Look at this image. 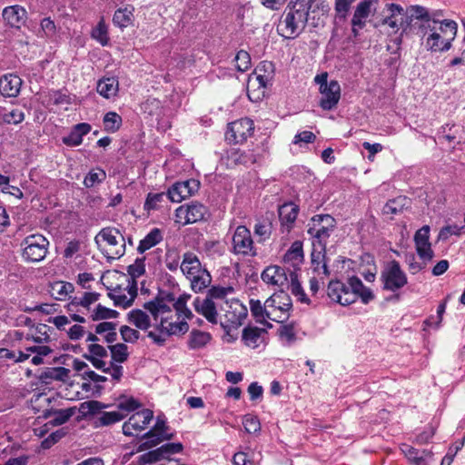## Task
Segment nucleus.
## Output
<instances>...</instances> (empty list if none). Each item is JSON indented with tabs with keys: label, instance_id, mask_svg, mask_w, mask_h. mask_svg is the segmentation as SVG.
Instances as JSON below:
<instances>
[{
	"label": "nucleus",
	"instance_id": "obj_34",
	"mask_svg": "<svg viewBox=\"0 0 465 465\" xmlns=\"http://www.w3.org/2000/svg\"><path fill=\"white\" fill-rule=\"evenodd\" d=\"M401 451L404 456L415 465H424L425 457L430 454L425 450H420L407 444L401 447Z\"/></svg>",
	"mask_w": 465,
	"mask_h": 465
},
{
	"label": "nucleus",
	"instance_id": "obj_54",
	"mask_svg": "<svg viewBox=\"0 0 465 465\" xmlns=\"http://www.w3.org/2000/svg\"><path fill=\"white\" fill-rule=\"evenodd\" d=\"M121 124L122 118L118 114L114 112L105 114L104 117V124L106 131L114 133L120 128Z\"/></svg>",
	"mask_w": 465,
	"mask_h": 465
},
{
	"label": "nucleus",
	"instance_id": "obj_11",
	"mask_svg": "<svg viewBox=\"0 0 465 465\" xmlns=\"http://www.w3.org/2000/svg\"><path fill=\"white\" fill-rule=\"evenodd\" d=\"M232 242V252L234 254L244 257H254L257 255L251 232L246 226L239 225L235 229Z\"/></svg>",
	"mask_w": 465,
	"mask_h": 465
},
{
	"label": "nucleus",
	"instance_id": "obj_28",
	"mask_svg": "<svg viewBox=\"0 0 465 465\" xmlns=\"http://www.w3.org/2000/svg\"><path fill=\"white\" fill-rule=\"evenodd\" d=\"M298 212V206L292 203H287L279 207V218L281 223L282 226H285L288 231L294 223Z\"/></svg>",
	"mask_w": 465,
	"mask_h": 465
},
{
	"label": "nucleus",
	"instance_id": "obj_5",
	"mask_svg": "<svg viewBox=\"0 0 465 465\" xmlns=\"http://www.w3.org/2000/svg\"><path fill=\"white\" fill-rule=\"evenodd\" d=\"M143 308L152 314L156 322V330L166 336L184 334L188 331L189 325L185 320L173 313L171 307L163 300L154 299L145 302Z\"/></svg>",
	"mask_w": 465,
	"mask_h": 465
},
{
	"label": "nucleus",
	"instance_id": "obj_39",
	"mask_svg": "<svg viewBox=\"0 0 465 465\" xmlns=\"http://www.w3.org/2000/svg\"><path fill=\"white\" fill-rule=\"evenodd\" d=\"M229 160L235 164L248 165L255 162L254 155L250 151L232 149L229 153Z\"/></svg>",
	"mask_w": 465,
	"mask_h": 465
},
{
	"label": "nucleus",
	"instance_id": "obj_32",
	"mask_svg": "<svg viewBox=\"0 0 465 465\" xmlns=\"http://www.w3.org/2000/svg\"><path fill=\"white\" fill-rule=\"evenodd\" d=\"M285 262L291 263L292 266L300 264L303 261L302 243L295 241L283 256Z\"/></svg>",
	"mask_w": 465,
	"mask_h": 465
},
{
	"label": "nucleus",
	"instance_id": "obj_62",
	"mask_svg": "<svg viewBox=\"0 0 465 465\" xmlns=\"http://www.w3.org/2000/svg\"><path fill=\"white\" fill-rule=\"evenodd\" d=\"M464 226H459L457 224L446 225L441 228L439 233V239L447 240L451 235H460Z\"/></svg>",
	"mask_w": 465,
	"mask_h": 465
},
{
	"label": "nucleus",
	"instance_id": "obj_15",
	"mask_svg": "<svg viewBox=\"0 0 465 465\" xmlns=\"http://www.w3.org/2000/svg\"><path fill=\"white\" fill-rule=\"evenodd\" d=\"M262 280L269 285L273 286L277 292L289 289L290 278L284 268L278 265L268 266L262 272Z\"/></svg>",
	"mask_w": 465,
	"mask_h": 465
},
{
	"label": "nucleus",
	"instance_id": "obj_52",
	"mask_svg": "<svg viewBox=\"0 0 465 465\" xmlns=\"http://www.w3.org/2000/svg\"><path fill=\"white\" fill-rule=\"evenodd\" d=\"M234 289L231 286H213L209 289L206 297H210L213 301L218 302L223 300L228 295L233 293Z\"/></svg>",
	"mask_w": 465,
	"mask_h": 465
},
{
	"label": "nucleus",
	"instance_id": "obj_43",
	"mask_svg": "<svg viewBox=\"0 0 465 465\" xmlns=\"http://www.w3.org/2000/svg\"><path fill=\"white\" fill-rule=\"evenodd\" d=\"M408 203V198L405 196H399L390 200L383 207L384 214H397L401 213L404 206Z\"/></svg>",
	"mask_w": 465,
	"mask_h": 465
},
{
	"label": "nucleus",
	"instance_id": "obj_59",
	"mask_svg": "<svg viewBox=\"0 0 465 465\" xmlns=\"http://www.w3.org/2000/svg\"><path fill=\"white\" fill-rule=\"evenodd\" d=\"M74 413L73 409L59 410L54 412V417L50 423L58 426L65 423Z\"/></svg>",
	"mask_w": 465,
	"mask_h": 465
},
{
	"label": "nucleus",
	"instance_id": "obj_9",
	"mask_svg": "<svg viewBox=\"0 0 465 465\" xmlns=\"http://www.w3.org/2000/svg\"><path fill=\"white\" fill-rule=\"evenodd\" d=\"M292 302L290 295L285 292H275L267 299L268 320L283 322L290 316Z\"/></svg>",
	"mask_w": 465,
	"mask_h": 465
},
{
	"label": "nucleus",
	"instance_id": "obj_8",
	"mask_svg": "<svg viewBox=\"0 0 465 465\" xmlns=\"http://www.w3.org/2000/svg\"><path fill=\"white\" fill-rule=\"evenodd\" d=\"M22 258L27 262H39L47 253L49 242L42 234L35 233L26 236L21 242Z\"/></svg>",
	"mask_w": 465,
	"mask_h": 465
},
{
	"label": "nucleus",
	"instance_id": "obj_36",
	"mask_svg": "<svg viewBox=\"0 0 465 465\" xmlns=\"http://www.w3.org/2000/svg\"><path fill=\"white\" fill-rule=\"evenodd\" d=\"M133 8L124 7L119 8L114 12L113 22L114 25L124 28L127 27L133 21Z\"/></svg>",
	"mask_w": 465,
	"mask_h": 465
},
{
	"label": "nucleus",
	"instance_id": "obj_60",
	"mask_svg": "<svg viewBox=\"0 0 465 465\" xmlns=\"http://www.w3.org/2000/svg\"><path fill=\"white\" fill-rule=\"evenodd\" d=\"M416 252L420 258L423 260L425 262L432 260L434 256V252L431 249L430 242L429 243H418L415 244Z\"/></svg>",
	"mask_w": 465,
	"mask_h": 465
},
{
	"label": "nucleus",
	"instance_id": "obj_57",
	"mask_svg": "<svg viewBox=\"0 0 465 465\" xmlns=\"http://www.w3.org/2000/svg\"><path fill=\"white\" fill-rule=\"evenodd\" d=\"M235 62L237 70L245 72L250 68L251 56L246 51L240 50L235 56Z\"/></svg>",
	"mask_w": 465,
	"mask_h": 465
},
{
	"label": "nucleus",
	"instance_id": "obj_35",
	"mask_svg": "<svg viewBox=\"0 0 465 465\" xmlns=\"http://www.w3.org/2000/svg\"><path fill=\"white\" fill-rule=\"evenodd\" d=\"M129 322L140 330H147L151 326L149 316L142 310H132L128 313Z\"/></svg>",
	"mask_w": 465,
	"mask_h": 465
},
{
	"label": "nucleus",
	"instance_id": "obj_47",
	"mask_svg": "<svg viewBox=\"0 0 465 465\" xmlns=\"http://www.w3.org/2000/svg\"><path fill=\"white\" fill-rule=\"evenodd\" d=\"M272 79V75L268 74H262L255 69L253 75L250 76L248 86H256L258 88L265 89Z\"/></svg>",
	"mask_w": 465,
	"mask_h": 465
},
{
	"label": "nucleus",
	"instance_id": "obj_42",
	"mask_svg": "<svg viewBox=\"0 0 465 465\" xmlns=\"http://www.w3.org/2000/svg\"><path fill=\"white\" fill-rule=\"evenodd\" d=\"M108 349L111 351L112 361L114 364L120 365L124 362L129 356L128 347L124 343H116L114 345H109Z\"/></svg>",
	"mask_w": 465,
	"mask_h": 465
},
{
	"label": "nucleus",
	"instance_id": "obj_26",
	"mask_svg": "<svg viewBox=\"0 0 465 465\" xmlns=\"http://www.w3.org/2000/svg\"><path fill=\"white\" fill-rule=\"evenodd\" d=\"M91 131V125L86 123L75 124L67 136L63 137V143L67 146H77L83 142V136Z\"/></svg>",
	"mask_w": 465,
	"mask_h": 465
},
{
	"label": "nucleus",
	"instance_id": "obj_14",
	"mask_svg": "<svg viewBox=\"0 0 465 465\" xmlns=\"http://www.w3.org/2000/svg\"><path fill=\"white\" fill-rule=\"evenodd\" d=\"M254 130L252 120L249 118H241L228 125L225 138L229 143H242L250 137Z\"/></svg>",
	"mask_w": 465,
	"mask_h": 465
},
{
	"label": "nucleus",
	"instance_id": "obj_1",
	"mask_svg": "<svg viewBox=\"0 0 465 465\" xmlns=\"http://www.w3.org/2000/svg\"><path fill=\"white\" fill-rule=\"evenodd\" d=\"M458 25L453 20L430 17L418 25L417 35L423 40L425 48L432 53L446 52L451 48Z\"/></svg>",
	"mask_w": 465,
	"mask_h": 465
},
{
	"label": "nucleus",
	"instance_id": "obj_24",
	"mask_svg": "<svg viewBox=\"0 0 465 465\" xmlns=\"http://www.w3.org/2000/svg\"><path fill=\"white\" fill-rule=\"evenodd\" d=\"M266 334L267 331L264 329L249 326L243 329L242 338L245 345L255 349L264 342Z\"/></svg>",
	"mask_w": 465,
	"mask_h": 465
},
{
	"label": "nucleus",
	"instance_id": "obj_13",
	"mask_svg": "<svg viewBox=\"0 0 465 465\" xmlns=\"http://www.w3.org/2000/svg\"><path fill=\"white\" fill-rule=\"evenodd\" d=\"M166 421L161 417H157L154 426L143 434V438L147 440L139 446V450H145L160 444L163 440H169L173 438V433H168Z\"/></svg>",
	"mask_w": 465,
	"mask_h": 465
},
{
	"label": "nucleus",
	"instance_id": "obj_51",
	"mask_svg": "<svg viewBox=\"0 0 465 465\" xmlns=\"http://www.w3.org/2000/svg\"><path fill=\"white\" fill-rule=\"evenodd\" d=\"M105 406L97 401H84L79 406V411L83 416L94 415L101 412V410Z\"/></svg>",
	"mask_w": 465,
	"mask_h": 465
},
{
	"label": "nucleus",
	"instance_id": "obj_56",
	"mask_svg": "<svg viewBox=\"0 0 465 465\" xmlns=\"http://www.w3.org/2000/svg\"><path fill=\"white\" fill-rule=\"evenodd\" d=\"M100 293L95 292H84L82 296L78 297L79 306L84 311L89 312L90 306L96 302L100 298Z\"/></svg>",
	"mask_w": 465,
	"mask_h": 465
},
{
	"label": "nucleus",
	"instance_id": "obj_58",
	"mask_svg": "<svg viewBox=\"0 0 465 465\" xmlns=\"http://www.w3.org/2000/svg\"><path fill=\"white\" fill-rule=\"evenodd\" d=\"M162 459H163V454L160 450V448H157L141 455L139 457L138 463L139 465H145L148 463L156 462Z\"/></svg>",
	"mask_w": 465,
	"mask_h": 465
},
{
	"label": "nucleus",
	"instance_id": "obj_12",
	"mask_svg": "<svg viewBox=\"0 0 465 465\" xmlns=\"http://www.w3.org/2000/svg\"><path fill=\"white\" fill-rule=\"evenodd\" d=\"M207 214V208L198 203L183 204L175 210V222L183 225L203 221Z\"/></svg>",
	"mask_w": 465,
	"mask_h": 465
},
{
	"label": "nucleus",
	"instance_id": "obj_10",
	"mask_svg": "<svg viewBox=\"0 0 465 465\" xmlns=\"http://www.w3.org/2000/svg\"><path fill=\"white\" fill-rule=\"evenodd\" d=\"M381 279L383 288L391 292H397L404 287L407 282V275L401 270L400 263L393 260L388 262L381 272Z\"/></svg>",
	"mask_w": 465,
	"mask_h": 465
},
{
	"label": "nucleus",
	"instance_id": "obj_29",
	"mask_svg": "<svg viewBox=\"0 0 465 465\" xmlns=\"http://www.w3.org/2000/svg\"><path fill=\"white\" fill-rule=\"evenodd\" d=\"M409 15H406L405 17V23L407 25L411 23L412 18H416L419 20V22H416L414 24V26L418 28V25L420 22H424L425 20L430 18V17H439L440 16V14L438 12H434L432 14H430L428 10L422 6L420 5H412L409 9Z\"/></svg>",
	"mask_w": 465,
	"mask_h": 465
},
{
	"label": "nucleus",
	"instance_id": "obj_25",
	"mask_svg": "<svg viewBox=\"0 0 465 465\" xmlns=\"http://www.w3.org/2000/svg\"><path fill=\"white\" fill-rule=\"evenodd\" d=\"M326 251L313 250L312 252V266L316 276L323 282L324 278L330 275V271L327 266Z\"/></svg>",
	"mask_w": 465,
	"mask_h": 465
},
{
	"label": "nucleus",
	"instance_id": "obj_17",
	"mask_svg": "<svg viewBox=\"0 0 465 465\" xmlns=\"http://www.w3.org/2000/svg\"><path fill=\"white\" fill-rule=\"evenodd\" d=\"M153 417V411L143 409L134 413L123 425L125 435H133L134 431H141L146 428Z\"/></svg>",
	"mask_w": 465,
	"mask_h": 465
},
{
	"label": "nucleus",
	"instance_id": "obj_46",
	"mask_svg": "<svg viewBox=\"0 0 465 465\" xmlns=\"http://www.w3.org/2000/svg\"><path fill=\"white\" fill-rule=\"evenodd\" d=\"M168 197L173 203H180L183 200L186 199L188 196L186 188L183 182L175 183L169 190H168Z\"/></svg>",
	"mask_w": 465,
	"mask_h": 465
},
{
	"label": "nucleus",
	"instance_id": "obj_6",
	"mask_svg": "<svg viewBox=\"0 0 465 465\" xmlns=\"http://www.w3.org/2000/svg\"><path fill=\"white\" fill-rule=\"evenodd\" d=\"M336 227L335 219L330 214L314 215L308 223L307 233L312 239L313 250L326 251L329 238Z\"/></svg>",
	"mask_w": 465,
	"mask_h": 465
},
{
	"label": "nucleus",
	"instance_id": "obj_2",
	"mask_svg": "<svg viewBox=\"0 0 465 465\" xmlns=\"http://www.w3.org/2000/svg\"><path fill=\"white\" fill-rule=\"evenodd\" d=\"M195 312L203 315L210 323H218V309L225 312L227 321L232 325H241L247 315V309L239 300L225 302L226 308H223L218 302L213 301L210 297H197L193 302Z\"/></svg>",
	"mask_w": 465,
	"mask_h": 465
},
{
	"label": "nucleus",
	"instance_id": "obj_44",
	"mask_svg": "<svg viewBox=\"0 0 465 465\" xmlns=\"http://www.w3.org/2000/svg\"><path fill=\"white\" fill-rule=\"evenodd\" d=\"M106 179V173L103 169L96 168L91 170L84 180V184L87 188H92L95 184L102 183Z\"/></svg>",
	"mask_w": 465,
	"mask_h": 465
},
{
	"label": "nucleus",
	"instance_id": "obj_53",
	"mask_svg": "<svg viewBox=\"0 0 465 465\" xmlns=\"http://www.w3.org/2000/svg\"><path fill=\"white\" fill-rule=\"evenodd\" d=\"M56 35V25L50 17H45L41 20L40 30L38 33L39 37L52 38Z\"/></svg>",
	"mask_w": 465,
	"mask_h": 465
},
{
	"label": "nucleus",
	"instance_id": "obj_33",
	"mask_svg": "<svg viewBox=\"0 0 465 465\" xmlns=\"http://www.w3.org/2000/svg\"><path fill=\"white\" fill-rule=\"evenodd\" d=\"M211 334L199 330H193L188 340V347L191 350L203 348L210 341Z\"/></svg>",
	"mask_w": 465,
	"mask_h": 465
},
{
	"label": "nucleus",
	"instance_id": "obj_4",
	"mask_svg": "<svg viewBox=\"0 0 465 465\" xmlns=\"http://www.w3.org/2000/svg\"><path fill=\"white\" fill-rule=\"evenodd\" d=\"M313 0H292L277 26L280 35L294 39L304 30Z\"/></svg>",
	"mask_w": 465,
	"mask_h": 465
},
{
	"label": "nucleus",
	"instance_id": "obj_3",
	"mask_svg": "<svg viewBox=\"0 0 465 465\" xmlns=\"http://www.w3.org/2000/svg\"><path fill=\"white\" fill-rule=\"evenodd\" d=\"M327 295L342 306L350 305L361 298L362 303H369L373 298L371 291L367 288L360 278L352 276L347 282L339 280L331 281L327 288Z\"/></svg>",
	"mask_w": 465,
	"mask_h": 465
},
{
	"label": "nucleus",
	"instance_id": "obj_49",
	"mask_svg": "<svg viewBox=\"0 0 465 465\" xmlns=\"http://www.w3.org/2000/svg\"><path fill=\"white\" fill-rule=\"evenodd\" d=\"M74 290V285L67 282H56L52 285L53 293L56 295L57 300H64Z\"/></svg>",
	"mask_w": 465,
	"mask_h": 465
},
{
	"label": "nucleus",
	"instance_id": "obj_45",
	"mask_svg": "<svg viewBox=\"0 0 465 465\" xmlns=\"http://www.w3.org/2000/svg\"><path fill=\"white\" fill-rule=\"evenodd\" d=\"M91 35L103 46L107 45L109 42L108 30L104 19H101L96 26L92 30Z\"/></svg>",
	"mask_w": 465,
	"mask_h": 465
},
{
	"label": "nucleus",
	"instance_id": "obj_37",
	"mask_svg": "<svg viewBox=\"0 0 465 465\" xmlns=\"http://www.w3.org/2000/svg\"><path fill=\"white\" fill-rule=\"evenodd\" d=\"M189 281L191 282V287L193 291H194L195 292H199L209 286V284L212 282V277L209 272L206 269H204L200 273H197L196 275L189 279Z\"/></svg>",
	"mask_w": 465,
	"mask_h": 465
},
{
	"label": "nucleus",
	"instance_id": "obj_63",
	"mask_svg": "<svg viewBox=\"0 0 465 465\" xmlns=\"http://www.w3.org/2000/svg\"><path fill=\"white\" fill-rule=\"evenodd\" d=\"M242 424L244 430L248 433H255L261 430V424L259 420L252 415H245L243 417Z\"/></svg>",
	"mask_w": 465,
	"mask_h": 465
},
{
	"label": "nucleus",
	"instance_id": "obj_22",
	"mask_svg": "<svg viewBox=\"0 0 465 465\" xmlns=\"http://www.w3.org/2000/svg\"><path fill=\"white\" fill-rule=\"evenodd\" d=\"M180 270L183 273V275H185V277L189 280L193 276L203 272L204 268L202 267L201 262L196 254H194L192 252H186L183 255V261L181 262Z\"/></svg>",
	"mask_w": 465,
	"mask_h": 465
},
{
	"label": "nucleus",
	"instance_id": "obj_21",
	"mask_svg": "<svg viewBox=\"0 0 465 465\" xmlns=\"http://www.w3.org/2000/svg\"><path fill=\"white\" fill-rule=\"evenodd\" d=\"M22 79L16 74H5L0 78V93L5 97H15L19 94Z\"/></svg>",
	"mask_w": 465,
	"mask_h": 465
},
{
	"label": "nucleus",
	"instance_id": "obj_50",
	"mask_svg": "<svg viewBox=\"0 0 465 465\" xmlns=\"http://www.w3.org/2000/svg\"><path fill=\"white\" fill-rule=\"evenodd\" d=\"M180 259V253L176 249L167 250L164 257L166 268L171 272H176L181 266Z\"/></svg>",
	"mask_w": 465,
	"mask_h": 465
},
{
	"label": "nucleus",
	"instance_id": "obj_55",
	"mask_svg": "<svg viewBox=\"0 0 465 465\" xmlns=\"http://www.w3.org/2000/svg\"><path fill=\"white\" fill-rule=\"evenodd\" d=\"M124 418V415L118 411L101 412L98 421L102 426L114 424Z\"/></svg>",
	"mask_w": 465,
	"mask_h": 465
},
{
	"label": "nucleus",
	"instance_id": "obj_31",
	"mask_svg": "<svg viewBox=\"0 0 465 465\" xmlns=\"http://www.w3.org/2000/svg\"><path fill=\"white\" fill-rule=\"evenodd\" d=\"M250 309L257 322L265 324L267 327L272 328V325L267 322V300L263 304H262L259 300H251Z\"/></svg>",
	"mask_w": 465,
	"mask_h": 465
},
{
	"label": "nucleus",
	"instance_id": "obj_18",
	"mask_svg": "<svg viewBox=\"0 0 465 465\" xmlns=\"http://www.w3.org/2000/svg\"><path fill=\"white\" fill-rule=\"evenodd\" d=\"M320 106L323 110H331L338 104L341 98V86L336 80L329 82L328 85L320 90Z\"/></svg>",
	"mask_w": 465,
	"mask_h": 465
},
{
	"label": "nucleus",
	"instance_id": "obj_40",
	"mask_svg": "<svg viewBox=\"0 0 465 465\" xmlns=\"http://www.w3.org/2000/svg\"><path fill=\"white\" fill-rule=\"evenodd\" d=\"M253 231L254 234L259 237L258 242H263L270 238L272 232V224L269 219L258 220Z\"/></svg>",
	"mask_w": 465,
	"mask_h": 465
},
{
	"label": "nucleus",
	"instance_id": "obj_19",
	"mask_svg": "<svg viewBox=\"0 0 465 465\" xmlns=\"http://www.w3.org/2000/svg\"><path fill=\"white\" fill-rule=\"evenodd\" d=\"M2 16L7 25L20 29L27 20V11L19 5H9L4 8Z\"/></svg>",
	"mask_w": 465,
	"mask_h": 465
},
{
	"label": "nucleus",
	"instance_id": "obj_27",
	"mask_svg": "<svg viewBox=\"0 0 465 465\" xmlns=\"http://www.w3.org/2000/svg\"><path fill=\"white\" fill-rule=\"evenodd\" d=\"M97 93L104 98L114 97L119 90V82L116 77H104L97 82Z\"/></svg>",
	"mask_w": 465,
	"mask_h": 465
},
{
	"label": "nucleus",
	"instance_id": "obj_16",
	"mask_svg": "<svg viewBox=\"0 0 465 465\" xmlns=\"http://www.w3.org/2000/svg\"><path fill=\"white\" fill-rule=\"evenodd\" d=\"M136 295L137 282L128 283L125 288L116 286L108 293V296L114 301V304L123 308L131 306Z\"/></svg>",
	"mask_w": 465,
	"mask_h": 465
},
{
	"label": "nucleus",
	"instance_id": "obj_64",
	"mask_svg": "<svg viewBox=\"0 0 465 465\" xmlns=\"http://www.w3.org/2000/svg\"><path fill=\"white\" fill-rule=\"evenodd\" d=\"M66 434V431L64 428L57 430L56 431L52 432L47 438H45L42 443L41 446L43 449H49L51 448L54 443L59 441L63 437H64Z\"/></svg>",
	"mask_w": 465,
	"mask_h": 465
},
{
	"label": "nucleus",
	"instance_id": "obj_20",
	"mask_svg": "<svg viewBox=\"0 0 465 465\" xmlns=\"http://www.w3.org/2000/svg\"><path fill=\"white\" fill-rule=\"evenodd\" d=\"M371 5L372 0H363L358 4L351 19L352 33L355 36L358 35V31L364 27L366 19L371 14Z\"/></svg>",
	"mask_w": 465,
	"mask_h": 465
},
{
	"label": "nucleus",
	"instance_id": "obj_48",
	"mask_svg": "<svg viewBox=\"0 0 465 465\" xmlns=\"http://www.w3.org/2000/svg\"><path fill=\"white\" fill-rule=\"evenodd\" d=\"M127 272L130 276L128 283L136 282V279L145 272L144 258H137L133 264L128 266Z\"/></svg>",
	"mask_w": 465,
	"mask_h": 465
},
{
	"label": "nucleus",
	"instance_id": "obj_61",
	"mask_svg": "<svg viewBox=\"0 0 465 465\" xmlns=\"http://www.w3.org/2000/svg\"><path fill=\"white\" fill-rule=\"evenodd\" d=\"M279 335L281 339L285 341L288 344L292 343L296 340L293 324L282 325L279 329Z\"/></svg>",
	"mask_w": 465,
	"mask_h": 465
},
{
	"label": "nucleus",
	"instance_id": "obj_38",
	"mask_svg": "<svg viewBox=\"0 0 465 465\" xmlns=\"http://www.w3.org/2000/svg\"><path fill=\"white\" fill-rule=\"evenodd\" d=\"M190 298L191 295L189 294L180 295L173 304V309L175 311L173 313H175L178 316H181L184 320L193 319V314L192 311L186 306V303Z\"/></svg>",
	"mask_w": 465,
	"mask_h": 465
},
{
	"label": "nucleus",
	"instance_id": "obj_23",
	"mask_svg": "<svg viewBox=\"0 0 465 465\" xmlns=\"http://www.w3.org/2000/svg\"><path fill=\"white\" fill-rule=\"evenodd\" d=\"M84 358L89 361L94 368L101 370L105 373H109L115 381H120L123 376V367L121 365L110 362L109 365L106 366V362L103 361V358L94 355L85 354Z\"/></svg>",
	"mask_w": 465,
	"mask_h": 465
},
{
	"label": "nucleus",
	"instance_id": "obj_7",
	"mask_svg": "<svg viewBox=\"0 0 465 465\" xmlns=\"http://www.w3.org/2000/svg\"><path fill=\"white\" fill-rule=\"evenodd\" d=\"M95 243L101 247L105 243L107 258H120L125 252V241L120 231L114 227L103 228L94 237Z\"/></svg>",
	"mask_w": 465,
	"mask_h": 465
},
{
	"label": "nucleus",
	"instance_id": "obj_41",
	"mask_svg": "<svg viewBox=\"0 0 465 465\" xmlns=\"http://www.w3.org/2000/svg\"><path fill=\"white\" fill-rule=\"evenodd\" d=\"M289 288L291 289L292 293L295 297H297L298 301H300L302 303H306V304L310 303V299L305 294V292L298 280V276L294 272H290Z\"/></svg>",
	"mask_w": 465,
	"mask_h": 465
},
{
	"label": "nucleus",
	"instance_id": "obj_30",
	"mask_svg": "<svg viewBox=\"0 0 465 465\" xmlns=\"http://www.w3.org/2000/svg\"><path fill=\"white\" fill-rule=\"evenodd\" d=\"M163 240L162 231L158 228L152 229L143 239H142L137 247L139 253H143L147 250L157 245Z\"/></svg>",
	"mask_w": 465,
	"mask_h": 465
}]
</instances>
